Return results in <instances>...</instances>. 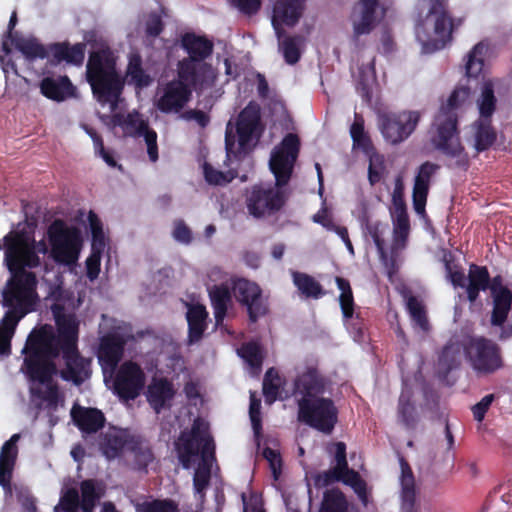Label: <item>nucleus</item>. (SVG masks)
I'll return each mask as SVG.
<instances>
[{
	"mask_svg": "<svg viewBox=\"0 0 512 512\" xmlns=\"http://www.w3.org/2000/svg\"><path fill=\"white\" fill-rule=\"evenodd\" d=\"M300 145L297 134H286L272 150L269 160L275 182H261L246 190V207L254 218L274 216L285 207L289 199L286 186L291 180Z\"/></svg>",
	"mask_w": 512,
	"mask_h": 512,
	"instance_id": "obj_1",
	"label": "nucleus"
},
{
	"mask_svg": "<svg viewBox=\"0 0 512 512\" xmlns=\"http://www.w3.org/2000/svg\"><path fill=\"white\" fill-rule=\"evenodd\" d=\"M469 92L467 87L455 88L434 118L435 132L431 143L450 161L446 164L449 169L467 171L470 166L469 155L460 138L457 114V109L469 96Z\"/></svg>",
	"mask_w": 512,
	"mask_h": 512,
	"instance_id": "obj_2",
	"label": "nucleus"
},
{
	"mask_svg": "<svg viewBox=\"0 0 512 512\" xmlns=\"http://www.w3.org/2000/svg\"><path fill=\"white\" fill-rule=\"evenodd\" d=\"M175 450L182 467L189 469L193 458L200 455L202 464L195 471L193 485L202 492L209 484L212 461L215 460V444L209 426L201 418L193 421L189 431H182L175 442Z\"/></svg>",
	"mask_w": 512,
	"mask_h": 512,
	"instance_id": "obj_3",
	"label": "nucleus"
},
{
	"mask_svg": "<svg viewBox=\"0 0 512 512\" xmlns=\"http://www.w3.org/2000/svg\"><path fill=\"white\" fill-rule=\"evenodd\" d=\"M427 13L415 25V35L427 53L444 49L453 41V34L464 23L463 17H453L449 0H422Z\"/></svg>",
	"mask_w": 512,
	"mask_h": 512,
	"instance_id": "obj_4",
	"label": "nucleus"
},
{
	"mask_svg": "<svg viewBox=\"0 0 512 512\" xmlns=\"http://www.w3.org/2000/svg\"><path fill=\"white\" fill-rule=\"evenodd\" d=\"M25 355L21 370L32 382L48 384L57 373L54 359L59 356V349L54 343V333L49 325L34 328L27 337L22 350Z\"/></svg>",
	"mask_w": 512,
	"mask_h": 512,
	"instance_id": "obj_5",
	"label": "nucleus"
},
{
	"mask_svg": "<svg viewBox=\"0 0 512 512\" xmlns=\"http://www.w3.org/2000/svg\"><path fill=\"white\" fill-rule=\"evenodd\" d=\"M86 78L101 105L109 104L114 112L124 90V79L116 69V59L109 48L92 51L86 65Z\"/></svg>",
	"mask_w": 512,
	"mask_h": 512,
	"instance_id": "obj_6",
	"label": "nucleus"
},
{
	"mask_svg": "<svg viewBox=\"0 0 512 512\" xmlns=\"http://www.w3.org/2000/svg\"><path fill=\"white\" fill-rule=\"evenodd\" d=\"M5 250L4 261L12 277L7 285L13 286L18 292L36 294L37 278L35 273L25 268H37L41 261L33 248L28 246V236L24 232L11 231L3 237Z\"/></svg>",
	"mask_w": 512,
	"mask_h": 512,
	"instance_id": "obj_7",
	"label": "nucleus"
},
{
	"mask_svg": "<svg viewBox=\"0 0 512 512\" xmlns=\"http://www.w3.org/2000/svg\"><path fill=\"white\" fill-rule=\"evenodd\" d=\"M261 126L260 107L255 102H249L238 114L235 131L229 121L225 130V149L227 157L240 159L247 154L254 135Z\"/></svg>",
	"mask_w": 512,
	"mask_h": 512,
	"instance_id": "obj_8",
	"label": "nucleus"
},
{
	"mask_svg": "<svg viewBox=\"0 0 512 512\" xmlns=\"http://www.w3.org/2000/svg\"><path fill=\"white\" fill-rule=\"evenodd\" d=\"M464 355L478 375H490L503 367L501 348L484 336H469L462 344Z\"/></svg>",
	"mask_w": 512,
	"mask_h": 512,
	"instance_id": "obj_9",
	"label": "nucleus"
},
{
	"mask_svg": "<svg viewBox=\"0 0 512 512\" xmlns=\"http://www.w3.org/2000/svg\"><path fill=\"white\" fill-rule=\"evenodd\" d=\"M48 240L53 259L60 264L73 266L82 248V236L76 227H68L63 220H55L48 228Z\"/></svg>",
	"mask_w": 512,
	"mask_h": 512,
	"instance_id": "obj_10",
	"label": "nucleus"
},
{
	"mask_svg": "<svg viewBox=\"0 0 512 512\" xmlns=\"http://www.w3.org/2000/svg\"><path fill=\"white\" fill-rule=\"evenodd\" d=\"M298 419L324 434H331L338 421V409L330 398H300Z\"/></svg>",
	"mask_w": 512,
	"mask_h": 512,
	"instance_id": "obj_11",
	"label": "nucleus"
},
{
	"mask_svg": "<svg viewBox=\"0 0 512 512\" xmlns=\"http://www.w3.org/2000/svg\"><path fill=\"white\" fill-rule=\"evenodd\" d=\"M231 289L236 301L246 309L249 323H256L269 314V298L256 282L236 278L232 280Z\"/></svg>",
	"mask_w": 512,
	"mask_h": 512,
	"instance_id": "obj_12",
	"label": "nucleus"
},
{
	"mask_svg": "<svg viewBox=\"0 0 512 512\" xmlns=\"http://www.w3.org/2000/svg\"><path fill=\"white\" fill-rule=\"evenodd\" d=\"M379 8V0H359L353 6L350 14L352 25L350 41L356 49L364 47L361 37L369 35L383 18L384 11L380 13Z\"/></svg>",
	"mask_w": 512,
	"mask_h": 512,
	"instance_id": "obj_13",
	"label": "nucleus"
},
{
	"mask_svg": "<svg viewBox=\"0 0 512 512\" xmlns=\"http://www.w3.org/2000/svg\"><path fill=\"white\" fill-rule=\"evenodd\" d=\"M421 118L418 111L385 113L379 117V127L384 139L397 145L405 141L416 129Z\"/></svg>",
	"mask_w": 512,
	"mask_h": 512,
	"instance_id": "obj_14",
	"label": "nucleus"
},
{
	"mask_svg": "<svg viewBox=\"0 0 512 512\" xmlns=\"http://www.w3.org/2000/svg\"><path fill=\"white\" fill-rule=\"evenodd\" d=\"M3 305L9 307L0 322V329L14 335L19 321L34 310L37 294L18 292L15 287L6 285L2 292Z\"/></svg>",
	"mask_w": 512,
	"mask_h": 512,
	"instance_id": "obj_15",
	"label": "nucleus"
},
{
	"mask_svg": "<svg viewBox=\"0 0 512 512\" xmlns=\"http://www.w3.org/2000/svg\"><path fill=\"white\" fill-rule=\"evenodd\" d=\"M145 385V374L141 367L133 362H124L117 370L113 381V393L120 400L136 399Z\"/></svg>",
	"mask_w": 512,
	"mask_h": 512,
	"instance_id": "obj_16",
	"label": "nucleus"
},
{
	"mask_svg": "<svg viewBox=\"0 0 512 512\" xmlns=\"http://www.w3.org/2000/svg\"><path fill=\"white\" fill-rule=\"evenodd\" d=\"M335 282L341 291L339 304L343 320L348 331L353 335L354 340L359 342L364 337L365 324L360 314L354 311L355 302L350 282L343 277H336Z\"/></svg>",
	"mask_w": 512,
	"mask_h": 512,
	"instance_id": "obj_17",
	"label": "nucleus"
},
{
	"mask_svg": "<svg viewBox=\"0 0 512 512\" xmlns=\"http://www.w3.org/2000/svg\"><path fill=\"white\" fill-rule=\"evenodd\" d=\"M306 0H276L273 4L271 23L279 40L284 37L283 26L294 27L302 17Z\"/></svg>",
	"mask_w": 512,
	"mask_h": 512,
	"instance_id": "obj_18",
	"label": "nucleus"
},
{
	"mask_svg": "<svg viewBox=\"0 0 512 512\" xmlns=\"http://www.w3.org/2000/svg\"><path fill=\"white\" fill-rule=\"evenodd\" d=\"M192 90L188 84L178 80H171L163 87L162 95L156 100L157 109L165 114L179 113L189 102Z\"/></svg>",
	"mask_w": 512,
	"mask_h": 512,
	"instance_id": "obj_19",
	"label": "nucleus"
},
{
	"mask_svg": "<svg viewBox=\"0 0 512 512\" xmlns=\"http://www.w3.org/2000/svg\"><path fill=\"white\" fill-rule=\"evenodd\" d=\"M57 335H54V343L59 353L72 350L77 347L79 322L74 314H66L60 306L53 308Z\"/></svg>",
	"mask_w": 512,
	"mask_h": 512,
	"instance_id": "obj_20",
	"label": "nucleus"
},
{
	"mask_svg": "<svg viewBox=\"0 0 512 512\" xmlns=\"http://www.w3.org/2000/svg\"><path fill=\"white\" fill-rule=\"evenodd\" d=\"M61 352L65 367L60 371V377L64 381L80 386L92 374L91 359L83 357L78 348Z\"/></svg>",
	"mask_w": 512,
	"mask_h": 512,
	"instance_id": "obj_21",
	"label": "nucleus"
},
{
	"mask_svg": "<svg viewBox=\"0 0 512 512\" xmlns=\"http://www.w3.org/2000/svg\"><path fill=\"white\" fill-rule=\"evenodd\" d=\"M133 435L127 429L109 428L99 435V451L107 460L120 458L128 450Z\"/></svg>",
	"mask_w": 512,
	"mask_h": 512,
	"instance_id": "obj_22",
	"label": "nucleus"
},
{
	"mask_svg": "<svg viewBox=\"0 0 512 512\" xmlns=\"http://www.w3.org/2000/svg\"><path fill=\"white\" fill-rule=\"evenodd\" d=\"M183 49L187 52L188 57L178 62L183 64V71L192 70L194 62L205 61L213 53L214 44L204 36H198L194 33H186L181 40Z\"/></svg>",
	"mask_w": 512,
	"mask_h": 512,
	"instance_id": "obj_23",
	"label": "nucleus"
},
{
	"mask_svg": "<svg viewBox=\"0 0 512 512\" xmlns=\"http://www.w3.org/2000/svg\"><path fill=\"white\" fill-rule=\"evenodd\" d=\"M439 169L438 164L430 161H426L418 167L412 191L413 207L417 214L425 212L431 179Z\"/></svg>",
	"mask_w": 512,
	"mask_h": 512,
	"instance_id": "obj_24",
	"label": "nucleus"
},
{
	"mask_svg": "<svg viewBox=\"0 0 512 512\" xmlns=\"http://www.w3.org/2000/svg\"><path fill=\"white\" fill-rule=\"evenodd\" d=\"M176 390L173 383L166 377H153L147 387L146 398L156 414L172 407Z\"/></svg>",
	"mask_w": 512,
	"mask_h": 512,
	"instance_id": "obj_25",
	"label": "nucleus"
},
{
	"mask_svg": "<svg viewBox=\"0 0 512 512\" xmlns=\"http://www.w3.org/2000/svg\"><path fill=\"white\" fill-rule=\"evenodd\" d=\"M178 77L195 90H204L214 86L217 73L214 67L205 62H194L192 70L183 71V64L178 65Z\"/></svg>",
	"mask_w": 512,
	"mask_h": 512,
	"instance_id": "obj_26",
	"label": "nucleus"
},
{
	"mask_svg": "<svg viewBox=\"0 0 512 512\" xmlns=\"http://www.w3.org/2000/svg\"><path fill=\"white\" fill-rule=\"evenodd\" d=\"M126 452L131 455L132 469L138 472L147 473L148 467L156 460L150 441L139 434L133 435Z\"/></svg>",
	"mask_w": 512,
	"mask_h": 512,
	"instance_id": "obj_27",
	"label": "nucleus"
},
{
	"mask_svg": "<svg viewBox=\"0 0 512 512\" xmlns=\"http://www.w3.org/2000/svg\"><path fill=\"white\" fill-rule=\"evenodd\" d=\"M325 385V379L318 369L307 367L294 381V394L301 395V398H317L324 393Z\"/></svg>",
	"mask_w": 512,
	"mask_h": 512,
	"instance_id": "obj_28",
	"label": "nucleus"
},
{
	"mask_svg": "<svg viewBox=\"0 0 512 512\" xmlns=\"http://www.w3.org/2000/svg\"><path fill=\"white\" fill-rule=\"evenodd\" d=\"M71 417L78 429L86 434L96 433L101 430L106 422L104 413L92 407L73 406Z\"/></svg>",
	"mask_w": 512,
	"mask_h": 512,
	"instance_id": "obj_29",
	"label": "nucleus"
},
{
	"mask_svg": "<svg viewBox=\"0 0 512 512\" xmlns=\"http://www.w3.org/2000/svg\"><path fill=\"white\" fill-rule=\"evenodd\" d=\"M20 434H13L0 450V485L3 488H10L12 474L18 455L17 442Z\"/></svg>",
	"mask_w": 512,
	"mask_h": 512,
	"instance_id": "obj_30",
	"label": "nucleus"
},
{
	"mask_svg": "<svg viewBox=\"0 0 512 512\" xmlns=\"http://www.w3.org/2000/svg\"><path fill=\"white\" fill-rule=\"evenodd\" d=\"M40 91L48 99L61 102L74 96L75 87L68 76L44 77L40 82Z\"/></svg>",
	"mask_w": 512,
	"mask_h": 512,
	"instance_id": "obj_31",
	"label": "nucleus"
},
{
	"mask_svg": "<svg viewBox=\"0 0 512 512\" xmlns=\"http://www.w3.org/2000/svg\"><path fill=\"white\" fill-rule=\"evenodd\" d=\"M125 341L118 334H108L101 339L98 359L110 368H114L120 362L124 352Z\"/></svg>",
	"mask_w": 512,
	"mask_h": 512,
	"instance_id": "obj_32",
	"label": "nucleus"
},
{
	"mask_svg": "<svg viewBox=\"0 0 512 512\" xmlns=\"http://www.w3.org/2000/svg\"><path fill=\"white\" fill-rule=\"evenodd\" d=\"M208 312L202 304H189L186 313L188 323V344L199 342L208 327Z\"/></svg>",
	"mask_w": 512,
	"mask_h": 512,
	"instance_id": "obj_33",
	"label": "nucleus"
},
{
	"mask_svg": "<svg viewBox=\"0 0 512 512\" xmlns=\"http://www.w3.org/2000/svg\"><path fill=\"white\" fill-rule=\"evenodd\" d=\"M490 274L486 266L470 264L466 283L467 299L470 303L476 302L481 291L488 290Z\"/></svg>",
	"mask_w": 512,
	"mask_h": 512,
	"instance_id": "obj_34",
	"label": "nucleus"
},
{
	"mask_svg": "<svg viewBox=\"0 0 512 512\" xmlns=\"http://www.w3.org/2000/svg\"><path fill=\"white\" fill-rule=\"evenodd\" d=\"M86 44L83 42L70 45L68 42L54 43L50 45V53L57 62H66L75 66H81L85 59Z\"/></svg>",
	"mask_w": 512,
	"mask_h": 512,
	"instance_id": "obj_35",
	"label": "nucleus"
},
{
	"mask_svg": "<svg viewBox=\"0 0 512 512\" xmlns=\"http://www.w3.org/2000/svg\"><path fill=\"white\" fill-rule=\"evenodd\" d=\"M232 289L226 284L214 285L209 290V297L214 312L216 325L223 323L228 308L232 303Z\"/></svg>",
	"mask_w": 512,
	"mask_h": 512,
	"instance_id": "obj_36",
	"label": "nucleus"
},
{
	"mask_svg": "<svg viewBox=\"0 0 512 512\" xmlns=\"http://www.w3.org/2000/svg\"><path fill=\"white\" fill-rule=\"evenodd\" d=\"M126 77L130 84L139 89L148 87L153 82L152 77L143 68L142 57L138 52L129 54Z\"/></svg>",
	"mask_w": 512,
	"mask_h": 512,
	"instance_id": "obj_37",
	"label": "nucleus"
},
{
	"mask_svg": "<svg viewBox=\"0 0 512 512\" xmlns=\"http://www.w3.org/2000/svg\"><path fill=\"white\" fill-rule=\"evenodd\" d=\"M493 310L491 323L494 326H501L507 319L512 305V292L509 288L501 289L498 293L492 294Z\"/></svg>",
	"mask_w": 512,
	"mask_h": 512,
	"instance_id": "obj_38",
	"label": "nucleus"
},
{
	"mask_svg": "<svg viewBox=\"0 0 512 512\" xmlns=\"http://www.w3.org/2000/svg\"><path fill=\"white\" fill-rule=\"evenodd\" d=\"M292 278L294 285L305 298L319 299L325 295L322 285L311 275L295 271Z\"/></svg>",
	"mask_w": 512,
	"mask_h": 512,
	"instance_id": "obj_39",
	"label": "nucleus"
},
{
	"mask_svg": "<svg viewBox=\"0 0 512 512\" xmlns=\"http://www.w3.org/2000/svg\"><path fill=\"white\" fill-rule=\"evenodd\" d=\"M398 420L406 429H415L418 418L416 408L412 402V395L409 391H402L397 406Z\"/></svg>",
	"mask_w": 512,
	"mask_h": 512,
	"instance_id": "obj_40",
	"label": "nucleus"
},
{
	"mask_svg": "<svg viewBox=\"0 0 512 512\" xmlns=\"http://www.w3.org/2000/svg\"><path fill=\"white\" fill-rule=\"evenodd\" d=\"M497 99L492 80H486L481 87V93L477 100L480 117L490 120L496 110Z\"/></svg>",
	"mask_w": 512,
	"mask_h": 512,
	"instance_id": "obj_41",
	"label": "nucleus"
},
{
	"mask_svg": "<svg viewBox=\"0 0 512 512\" xmlns=\"http://www.w3.org/2000/svg\"><path fill=\"white\" fill-rule=\"evenodd\" d=\"M497 134L491 120L482 119L476 124L475 150L480 153L488 150L496 141Z\"/></svg>",
	"mask_w": 512,
	"mask_h": 512,
	"instance_id": "obj_42",
	"label": "nucleus"
},
{
	"mask_svg": "<svg viewBox=\"0 0 512 512\" xmlns=\"http://www.w3.org/2000/svg\"><path fill=\"white\" fill-rule=\"evenodd\" d=\"M238 353L250 366L253 375H258L261 372L263 355L258 343H245L241 346Z\"/></svg>",
	"mask_w": 512,
	"mask_h": 512,
	"instance_id": "obj_43",
	"label": "nucleus"
},
{
	"mask_svg": "<svg viewBox=\"0 0 512 512\" xmlns=\"http://www.w3.org/2000/svg\"><path fill=\"white\" fill-rule=\"evenodd\" d=\"M348 502L339 489L327 490L324 493L319 512H347Z\"/></svg>",
	"mask_w": 512,
	"mask_h": 512,
	"instance_id": "obj_44",
	"label": "nucleus"
},
{
	"mask_svg": "<svg viewBox=\"0 0 512 512\" xmlns=\"http://www.w3.org/2000/svg\"><path fill=\"white\" fill-rule=\"evenodd\" d=\"M303 37L300 35L286 36L279 42L284 60L289 65L296 64L301 58L300 45Z\"/></svg>",
	"mask_w": 512,
	"mask_h": 512,
	"instance_id": "obj_45",
	"label": "nucleus"
},
{
	"mask_svg": "<svg viewBox=\"0 0 512 512\" xmlns=\"http://www.w3.org/2000/svg\"><path fill=\"white\" fill-rule=\"evenodd\" d=\"M460 365V351L453 345H445L438 358L439 371L447 376Z\"/></svg>",
	"mask_w": 512,
	"mask_h": 512,
	"instance_id": "obj_46",
	"label": "nucleus"
},
{
	"mask_svg": "<svg viewBox=\"0 0 512 512\" xmlns=\"http://www.w3.org/2000/svg\"><path fill=\"white\" fill-rule=\"evenodd\" d=\"M81 500L80 509L83 512H93L101 494L97 492L95 482L92 479L83 480L80 483Z\"/></svg>",
	"mask_w": 512,
	"mask_h": 512,
	"instance_id": "obj_47",
	"label": "nucleus"
},
{
	"mask_svg": "<svg viewBox=\"0 0 512 512\" xmlns=\"http://www.w3.org/2000/svg\"><path fill=\"white\" fill-rule=\"evenodd\" d=\"M281 387V379L275 368H269L263 379V395L268 404H272L277 400Z\"/></svg>",
	"mask_w": 512,
	"mask_h": 512,
	"instance_id": "obj_48",
	"label": "nucleus"
},
{
	"mask_svg": "<svg viewBox=\"0 0 512 512\" xmlns=\"http://www.w3.org/2000/svg\"><path fill=\"white\" fill-rule=\"evenodd\" d=\"M15 45L27 59H44L51 54L50 49L47 50L36 39H19L15 41Z\"/></svg>",
	"mask_w": 512,
	"mask_h": 512,
	"instance_id": "obj_49",
	"label": "nucleus"
},
{
	"mask_svg": "<svg viewBox=\"0 0 512 512\" xmlns=\"http://www.w3.org/2000/svg\"><path fill=\"white\" fill-rule=\"evenodd\" d=\"M486 47L483 43L476 44L468 53L465 65L466 75L468 77H477L483 70Z\"/></svg>",
	"mask_w": 512,
	"mask_h": 512,
	"instance_id": "obj_50",
	"label": "nucleus"
},
{
	"mask_svg": "<svg viewBox=\"0 0 512 512\" xmlns=\"http://www.w3.org/2000/svg\"><path fill=\"white\" fill-rule=\"evenodd\" d=\"M407 309L412 321L423 331H428L429 321L424 305L415 296L407 300Z\"/></svg>",
	"mask_w": 512,
	"mask_h": 512,
	"instance_id": "obj_51",
	"label": "nucleus"
},
{
	"mask_svg": "<svg viewBox=\"0 0 512 512\" xmlns=\"http://www.w3.org/2000/svg\"><path fill=\"white\" fill-rule=\"evenodd\" d=\"M393 226V247L404 248L410 232L409 216H395Z\"/></svg>",
	"mask_w": 512,
	"mask_h": 512,
	"instance_id": "obj_52",
	"label": "nucleus"
},
{
	"mask_svg": "<svg viewBox=\"0 0 512 512\" xmlns=\"http://www.w3.org/2000/svg\"><path fill=\"white\" fill-rule=\"evenodd\" d=\"M136 512H179V508L172 499H154L137 504Z\"/></svg>",
	"mask_w": 512,
	"mask_h": 512,
	"instance_id": "obj_53",
	"label": "nucleus"
},
{
	"mask_svg": "<svg viewBox=\"0 0 512 512\" xmlns=\"http://www.w3.org/2000/svg\"><path fill=\"white\" fill-rule=\"evenodd\" d=\"M136 512H179V508L172 499H154L137 504Z\"/></svg>",
	"mask_w": 512,
	"mask_h": 512,
	"instance_id": "obj_54",
	"label": "nucleus"
},
{
	"mask_svg": "<svg viewBox=\"0 0 512 512\" xmlns=\"http://www.w3.org/2000/svg\"><path fill=\"white\" fill-rule=\"evenodd\" d=\"M203 172L205 180L212 185H225L237 177V172L235 170H228L223 172L215 169L209 163L204 164Z\"/></svg>",
	"mask_w": 512,
	"mask_h": 512,
	"instance_id": "obj_55",
	"label": "nucleus"
},
{
	"mask_svg": "<svg viewBox=\"0 0 512 512\" xmlns=\"http://www.w3.org/2000/svg\"><path fill=\"white\" fill-rule=\"evenodd\" d=\"M340 482L352 487L361 498L366 497V483L357 471L347 467L341 471Z\"/></svg>",
	"mask_w": 512,
	"mask_h": 512,
	"instance_id": "obj_56",
	"label": "nucleus"
},
{
	"mask_svg": "<svg viewBox=\"0 0 512 512\" xmlns=\"http://www.w3.org/2000/svg\"><path fill=\"white\" fill-rule=\"evenodd\" d=\"M400 501L401 512L419 511L416 486H401Z\"/></svg>",
	"mask_w": 512,
	"mask_h": 512,
	"instance_id": "obj_57",
	"label": "nucleus"
},
{
	"mask_svg": "<svg viewBox=\"0 0 512 512\" xmlns=\"http://www.w3.org/2000/svg\"><path fill=\"white\" fill-rule=\"evenodd\" d=\"M249 417L253 432L256 437H259L262 432L261 400L256 397L255 393L250 395Z\"/></svg>",
	"mask_w": 512,
	"mask_h": 512,
	"instance_id": "obj_58",
	"label": "nucleus"
},
{
	"mask_svg": "<svg viewBox=\"0 0 512 512\" xmlns=\"http://www.w3.org/2000/svg\"><path fill=\"white\" fill-rule=\"evenodd\" d=\"M63 512H78L80 508L79 493L75 488L68 489L60 498L59 505L55 507V512L58 509Z\"/></svg>",
	"mask_w": 512,
	"mask_h": 512,
	"instance_id": "obj_59",
	"label": "nucleus"
},
{
	"mask_svg": "<svg viewBox=\"0 0 512 512\" xmlns=\"http://www.w3.org/2000/svg\"><path fill=\"white\" fill-rule=\"evenodd\" d=\"M44 392L37 391L36 395L46 402V407L49 410L55 411L58 407L61 395L57 385L48 383Z\"/></svg>",
	"mask_w": 512,
	"mask_h": 512,
	"instance_id": "obj_60",
	"label": "nucleus"
},
{
	"mask_svg": "<svg viewBox=\"0 0 512 512\" xmlns=\"http://www.w3.org/2000/svg\"><path fill=\"white\" fill-rule=\"evenodd\" d=\"M366 230L373 239V242L377 248V251L381 258H386L385 242L382 238V232L380 230L379 222H368L366 224Z\"/></svg>",
	"mask_w": 512,
	"mask_h": 512,
	"instance_id": "obj_61",
	"label": "nucleus"
},
{
	"mask_svg": "<svg viewBox=\"0 0 512 512\" xmlns=\"http://www.w3.org/2000/svg\"><path fill=\"white\" fill-rule=\"evenodd\" d=\"M149 126L148 122L143 119H138L133 114H128L125 117L124 129L126 132L134 137H139L140 134Z\"/></svg>",
	"mask_w": 512,
	"mask_h": 512,
	"instance_id": "obj_62",
	"label": "nucleus"
},
{
	"mask_svg": "<svg viewBox=\"0 0 512 512\" xmlns=\"http://www.w3.org/2000/svg\"><path fill=\"white\" fill-rule=\"evenodd\" d=\"M263 456L269 462L274 479L278 480L282 469V459L280 453L270 447H266L263 450Z\"/></svg>",
	"mask_w": 512,
	"mask_h": 512,
	"instance_id": "obj_63",
	"label": "nucleus"
},
{
	"mask_svg": "<svg viewBox=\"0 0 512 512\" xmlns=\"http://www.w3.org/2000/svg\"><path fill=\"white\" fill-rule=\"evenodd\" d=\"M102 254L98 252H91L86 259V275L90 281H94L98 278L101 267Z\"/></svg>",
	"mask_w": 512,
	"mask_h": 512,
	"instance_id": "obj_64",
	"label": "nucleus"
}]
</instances>
